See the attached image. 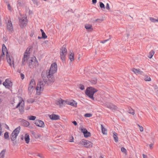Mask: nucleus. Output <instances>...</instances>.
<instances>
[{
	"label": "nucleus",
	"mask_w": 158,
	"mask_h": 158,
	"mask_svg": "<svg viewBox=\"0 0 158 158\" xmlns=\"http://www.w3.org/2000/svg\"><path fill=\"white\" fill-rule=\"evenodd\" d=\"M41 76L42 79L39 80L36 88V94L38 95L40 94V91H43L44 87L46 83L48 85H50L53 82L49 81V78H48L46 75H44L43 77L42 73Z\"/></svg>",
	"instance_id": "nucleus-1"
},
{
	"label": "nucleus",
	"mask_w": 158,
	"mask_h": 158,
	"mask_svg": "<svg viewBox=\"0 0 158 158\" xmlns=\"http://www.w3.org/2000/svg\"><path fill=\"white\" fill-rule=\"evenodd\" d=\"M57 65L56 63H54L51 65V67L48 70V72L43 71L42 72V75L47 76L48 78H49V81L51 82H54L55 81L53 74L56 72L57 70Z\"/></svg>",
	"instance_id": "nucleus-2"
},
{
	"label": "nucleus",
	"mask_w": 158,
	"mask_h": 158,
	"mask_svg": "<svg viewBox=\"0 0 158 158\" xmlns=\"http://www.w3.org/2000/svg\"><path fill=\"white\" fill-rule=\"evenodd\" d=\"M2 52L5 53L6 52V58L8 63L10 66H11L12 64L13 67L15 68L14 63L13 59H12L10 57V56L8 53L7 49L5 44H3L2 46Z\"/></svg>",
	"instance_id": "nucleus-3"
},
{
	"label": "nucleus",
	"mask_w": 158,
	"mask_h": 158,
	"mask_svg": "<svg viewBox=\"0 0 158 158\" xmlns=\"http://www.w3.org/2000/svg\"><path fill=\"white\" fill-rule=\"evenodd\" d=\"M98 90L92 87H88L86 90L85 93L90 98L94 100V95Z\"/></svg>",
	"instance_id": "nucleus-4"
},
{
	"label": "nucleus",
	"mask_w": 158,
	"mask_h": 158,
	"mask_svg": "<svg viewBox=\"0 0 158 158\" xmlns=\"http://www.w3.org/2000/svg\"><path fill=\"white\" fill-rule=\"evenodd\" d=\"M27 63L30 68L31 69L34 68L35 67L38 66L39 65L38 62L35 57L28 58Z\"/></svg>",
	"instance_id": "nucleus-5"
},
{
	"label": "nucleus",
	"mask_w": 158,
	"mask_h": 158,
	"mask_svg": "<svg viewBox=\"0 0 158 158\" xmlns=\"http://www.w3.org/2000/svg\"><path fill=\"white\" fill-rule=\"evenodd\" d=\"M20 127L19 126L13 131L10 135V138L12 141H13L16 139L17 137L20 132Z\"/></svg>",
	"instance_id": "nucleus-6"
},
{
	"label": "nucleus",
	"mask_w": 158,
	"mask_h": 158,
	"mask_svg": "<svg viewBox=\"0 0 158 158\" xmlns=\"http://www.w3.org/2000/svg\"><path fill=\"white\" fill-rule=\"evenodd\" d=\"M79 144L81 146H84L85 148H91L93 146V143L88 140H82L80 141Z\"/></svg>",
	"instance_id": "nucleus-7"
},
{
	"label": "nucleus",
	"mask_w": 158,
	"mask_h": 158,
	"mask_svg": "<svg viewBox=\"0 0 158 158\" xmlns=\"http://www.w3.org/2000/svg\"><path fill=\"white\" fill-rule=\"evenodd\" d=\"M19 25L21 28H23V27L26 26L27 22V17H22L20 19L19 18Z\"/></svg>",
	"instance_id": "nucleus-8"
},
{
	"label": "nucleus",
	"mask_w": 158,
	"mask_h": 158,
	"mask_svg": "<svg viewBox=\"0 0 158 158\" xmlns=\"http://www.w3.org/2000/svg\"><path fill=\"white\" fill-rule=\"evenodd\" d=\"M20 106H21V107H20L19 109V111L21 114H23L24 112V101L23 100L19 101L15 108H18Z\"/></svg>",
	"instance_id": "nucleus-9"
},
{
	"label": "nucleus",
	"mask_w": 158,
	"mask_h": 158,
	"mask_svg": "<svg viewBox=\"0 0 158 158\" xmlns=\"http://www.w3.org/2000/svg\"><path fill=\"white\" fill-rule=\"evenodd\" d=\"M3 85L6 88L9 89L10 87H12V83L10 79H7L3 82Z\"/></svg>",
	"instance_id": "nucleus-10"
},
{
	"label": "nucleus",
	"mask_w": 158,
	"mask_h": 158,
	"mask_svg": "<svg viewBox=\"0 0 158 158\" xmlns=\"http://www.w3.org/2000/svg\"><path fill=\"white\" fill-rule=\"evenodd\" d=\"M35 124L38 127H44L45 124L44 122L39 119H37L35 121Z\"/></svg>",
	"instance_id": "nucleus-11"
},
{
	"label": "nucleus",
	"mask_w": 158,
	"mask_h": 158,
	"mask_svg": "<svg viewBox=\"0 0 158 158\" xmlns=\"http://www.w3.org/2000/svg\"><path fill=\"white\" fill-rule=\"evenodd\" d=\"M81 131L83 133L84 136L85 138H87L91 136V133L88 131L85 128H82L81 130Z\"/></svg>",
	"instance_id": "nucleus-12"
},
{
	"label": "nucleus",
	"mask_w": 158,
	"mask_h": 158,
	"mask_svg": "<svg viewBox=\"0 0 158 158\" xmlns=\"http://www.w3.org/2000/svg\"><path fill=\"white\" fill-rule=\"evenodd\" d=\"M7 30L10 32H12L13 30V27L12 24L10 20H8V22L7 23Z\"/></svg>",
	"instance_id": "nucleus-13"
},
{
	"label": "nucleus",
	"mask_w": 158,
	"mask_h": 158,
	"mask_svg": "<svg viewBox=\"0 0 158 158\" xmlns=\"http://www.w3.org/2000/svg\"><path fill=\"white\" fill-rule=\"evenodd\" d=\"M27 52H26L24 55V56L22 59V65L23 66L24 65L26 64V60H27V62L28 61V56L27 54Z\"/></svg>",
	"instance_id": "nucleus-14"
},
{
	"label": "nucleus",
	"mask_w": 158,
	"mask_h": 158,
	"mask_svg": "<svg viewBox=\"0 0 158 158\" xmlns=\"http://www.w3.org/2000/svg\"><path fill=\"white\" fill-rule=\"evenodd\" d=\"M106 106L107 107L112 110H115L118 108V107L116 106L112 103L107 104L106 105Z\"/></svg>",
	"instance_id": "nucleus-15"
},
{
	"label": "nucleus",
	"mask_w": 158,
	"mask_h": 158,
	"mask_svg": "<svg viewBox=\"0 0 158 158\" xmlns=\"http://www.w3.org/2000/svg\"><path fill=\"white\" fill-rule=\"evenodd\" d=\"M35 84V81L33 79L31 80L29 84L28 89L29 91H31L34 87V85Z\"/></svg>",
	"instance_id": "nucleus-16"
},
{
	"label": "nucleus",
	"mask_w": 158,
	"mask_h": 158,
	"mask_svg": "<svg viewBox=\"0 0 158 158\" xmlns=\"http://www.w3.org/2000/svg\"><path fill=\"white\" fill-rule=\"evenodd\" d=\"M49 117L52 120H57L60 119L59 116L54 114L50 115Z\"/></svg>",
	"instance_id": "nucleus-17"
},
{
	"label": "nucleus",
	"mask_w": 158,
	"mask_h": 158,
	"mask_svg": "<svg viewBox=\"0 0 158 158\" xmlns=\"http://www.w3.org/2000/svg\"><path fill=\"white\" fill-rule=\"evenodd\" d=\"M66 103L69 105L71 106H73L74 107L77 106V103L76 102L73 100H72L70 101H66Z\"/></svg>",
	"instance_id": "nucleus-18"
},
{
	"label": "nucleus",
	"mask_w": 158,
	"mask_h": 158,
	"mask_svg": "<svg viewBox=\"0 0 158 158\" xmlns=\"http://www.w3.org/2000/svg\"><path fill=\"white\" fill-rule=\"evenodd\" d=\"M67 49L66 48V47L64 45H63L60 49V53L67 54Z\"/></svg>",
	"instance_id": "nucleus-19"
},
{
	"label": "nucleus",
	"mask_w": 158,
	"mask_h": 158,
	"mask_svg": "<svg viewBox=\"0 0 158 158\" xmlns=\"http://www.w3.org/2000/svg\"><path fill=\"white\" fill-rule=\"evenodd\" d=\"M66 101H65L60 98L58 101H56V104L57 105H59L60 106H62L64 104V102H66Z\"/></svg>",
	"instance_id": "nucleus-20"
},
{
	"label": "nucleus",
	"mask_w": 158,
	"mask_h": 158,
	"mask_svg": "<svg viewBox=\"0 0 158 158\" xmlns=\"http://www.w3.org/2000/svg\"><path fill=\"white\" fill-rule=\"evenodd\" d=\"M21 123L22 125L23 126L27 127L29 126L30 125V123L28 122L24 119H22Z\"/></svg>",
	"instance_id": "nucleus-21"
},
{
	"label": "nucleus",
	"mask_w": 158,
	"mask_h": 158,
	"mask_svg": "<svg viewBox=\"0 0 158 158\" xmlns=\"http://www.w3.org/2000/svg\"><path fill=\"white\" fill-rule=\"evenodd\" d=\"M132 71L135 74H142L143 73V72L142 71H140L139 69H136L135 68H133L132 69Z\"/></svg>",
	"instance_id": "nucleus-22"
},
{
	"label": "nucleus",
	"mask_w": 158,
	"mask_h": 158,
	"mask_svg": "<svg viewBox=\"0 0 158 158\" xmlns=\"http://www.w3.org/2000/svg\"><path fill=\"white\" fill-rule=\"evenodd\" d=\"M85 27L88 31H91L93 30L92 26L89 24L85 25Z\"/></svg>",
	"instance_id": "nucleus-23"
},
{
	"label": "nucleus",
	"mask_w": 158,
	"mask_h": 158,
	"mask_svg": "<svg viewBox=\"0 0 158 158\" xmlns=\"http://www.w3.org/2000/svg\"><path fill=\"white\" fill-rule=\"evenodd\" d=\"M24 139L27 143H28L30 140V137L28 135L26 134L24 136Z\"/></svg>",
	"instance_id": "nucleus-24"
},
{
	"label": "nucleus",
	"mask_w": 158,
	"mask_h": 158,
	"mask_svg": "<svg viewBox=\"0 0 158 158\" xmlns=\"http://www.w3.org/2000/svg\"><path fill=\"white\" fill-rule=\"evenodd\" d=\"M69 55V58L71 61H73L74 60V58L73 53H72L71 52H70Z\"/></svg>",
	"instance_id": "nucleus-25"
},
{
	"label": "nucleus",
	"mask_w": 158,
	"mask_h": 158,
	"mask_svg": "<svg viewBox=\"0 0 158 158\" xmlns=\"http://www.w3.org/2000/svg\"><path fill=\"white\" fill-rule=\"evenodd\" d=\"M66 55L67 54L60 53V58L62 60L63 62H64L65 61L66 56Z\"/></svg>",
	"instance_id": "nucleus-26"
},
{
	"label": "nucleus",
	"mask_w": 158,
	"mask_h": 158,
	"mask_svg": "<svg viewBox=\"0 0 158 158\" xmlns=\"http://www.w3.org/2000/svg\"><path fill=\"white\" fill-rule=\"evenodd\" d=\"M6 152V149H3L0 153V158H4Z\"/></svg>",
	"instance_id": "nucleus-27"
},
{
	"label": "nucleus",
	"mask_w": 158,
	"mask_h": 158,
	"mask_svg": "<svg viewBox=\"0 0 158 158\" xmlns=\"http://www.w3.org/2000/svg\"><path fill=\"white\" fill-rule=\"evenodd\" d=\"M117 134L116 132L113 133V138L115 142L117 143L118 142V138L117 137Z\"/></svg>",
	"instance_id": "nucleus-28"
},
{
	"label": "nucleus",
	"mask_w": 158,
	"mask_h": 158,
	"mask_svg": "<svg viewBox=\"0 0 158 158\" xmlns=\"http://www.w3.org/2000/svg\"><path fill=\"white\" fill-rule=\"evenodd\" d=\"M101 128H102V133L103 134H106V132H107V130L105 128L103 127V125L102 124L101 125Z\"/></svg>",
	"instance_id": "nucleus-29"
},
{
	"label": "nucleus",
	"mask_w": 158,
	"mask_h": 158,
	"mask_svg": "<svg viewBox=\"0 0 158 158\" xmlns=\"http://www.w3.org/2000/svg\"><path fill=\"white\" fill-rule=\"evenodd\" d=\"M144 80L146 81H151L150 77L147 75L145 76Z\"/></svg>",
	"instance_id": "nucleus-30"
},
{
	"label": "nucleus",
	"mask_w": 158,
	"mask_h": 158,
	"mask_svg": "<svg viewBox=\"0 0 158 158\" xmlns=\"http://www.w3.org/2000/svg\"><path fill=\"white\" fill-rule=\"evenodd\" d=\"M154 53H155L154 51L153 50H152L151 51H150L149 52V56H148V57L149 58H151L153 56V55L154 54Z\"/></svg>",
	"instance_id": "nucleus-31"
},
{
	"label": "nucleus",
	"mask_w": 158,
	"mask_h": 158,
	"mask_svg": "<svg viewBox=\"0 0 158 158\" xmlns=\"http://www.w3.org/2000/svg\"><path fill=\"white\" fill-rule=\"evenodd\" d=\"M4 137L5 139L9 140L10 139V138L9 137V135H8V132H5L4 134Z\"/></svg>",
	"instance_id": "nucleus-32"
},
{
	"label": "nucleus",
	"mask_w": 158,
	"mask_h": 158,
	"mask_svg": "<svg viewBox=\"0 0 158 158\" xmlns=\"http://www.w3.org/2000/svg\"><path fill=\"white\" fill-rule=\"evenodd\" d=\"M27 118L30 120H34L36 118V117L35 116L31 115L27 117Z\"/></svg>",
	"instance_id": "nucleus-33"
},
{
	"label": "nucleus",
	"mask_w": 158,
	"mask_h": 158,
	"mask_svg": "<svg viewBox=\"0 0 158 158\" xmlns=\"http://www.w3.org/2000/svg\"><path fill=\"white\" fill-rule=\"evenodd\" d=\"M99 6L100 8L103 10V9H105V7L104 4L102 2H99Z\"/></svg>",
	"instance_id": "nucleus-34"
},
{
	"label": "nucleus",
	"mask_w": 158,
	"mask_h": 158,
	"mask_svg": "<svg viewBox=\"0 0 158 158\" xmlns=\"http://www.w3.org/2000/svg\"><path fill=\"white\" fill-rule=\"evenodd\" d=\"M90 82L92 84H96L97 82V79L94 78L93 80H91Z\"/></svg>",
	"instance_id": "nucleus-35"
},
{
	"label": "nucleus",
	"mask_w": 158,
	"mask_h": 158,
	"mask_svg": "<svg viewBox=\"0 0 158 158\" xmlns=\"http://www.w3.org/2000/svg\"><path fill=\"white\" fill-rule=\"evenodd\" d=\"M77 86L81 90H83L85 89L84 86L82 84H79L77 85Z\"/></svg>",
	"instance_id": "nucleus-36"
},
{
	"label": "nucleus",
	"mask_w": 158,
	"mask_h": 158,
	"mask_svg": "<svg viewBox=\"0 0 158 158\" xmlns=\"http://www.w3.org/2000/svg\"><path fill=\"white\" fill-rule=\"evenodd\" d=\"M128 112L129 113L131 114L132 115H134L135 114L134 110L132 108L129 109Z\"/></svg>",
	"instance_id": "nucleus-37"
},
{
	"label": "nucleus",
	"mask_w": 158,
	"mask_h": 158,
	"mask_svg": "<svg viewBox=\"0 0 158 158\" xmlns=\"http://www.w3.org/2000/svg\"><path fill=\"white\" fill-rule=\"evenodd\" d=\"M27 101L29 103H33L35 102V100L32 98H30L28 99Z\"/></svg>",
	"instance_id": "nucleus-38"
},
{
	"label": "nucleus",
	"mask_w": 158,
	"mask_h": 158,
	"mask_svg": "<svg viewBox=\"0 0 158 158\" xmlns=\"http://www.w3.org/2000/svg\"><path fill=\"white\" fill-rule=\"evenodd\" d=\"M92 115V114L90 113H86L84 115L86 117H91Z\"/></svg>",
	"instance_id": "nucleus-39"
},
{
	"label": "nucleus",
	"mask_w": 158,
	"mask_h": 158,
	"mask_svg": "<svg viewBox=\"0 0 158 158\" xmlns=\"http://www.w3.org/2000/svg\"><path fill=\"white\" fill-rule=\"evenodd\" d=\"M42 37L43 39H45L47 38V36L46 35L45 33L44 32H42Z\"/></svg>",
	"instance_id": "nucleus-40"
},
{
	"label": "nucleus",
	"mask_w": 158,
	"mask_h": 158,
	"mask_svg": "<svg viewBox=\"0 0 158 158\" xmlns=\"http://www.w3.org/2000/svg\"><path fill=\"white\" fill-rule=\"evenodd\" d=\"M121 151L124 153H126V152H127V150H126V149L124 147H122L121 148Z\"/></svg>",
	"instance_id": "nucleus-41"
},
{
	"label": "nucleus",
	"mask_w": 158,
	"mask_h": 158,
	"mask_svg": "<svg viewBox=\"0 0 158 158\" xmlns=\"http://www.w3.org/2000/svg\"><path fill=\"white\" fill-rule=\"evenodd\" d=\"M34 4H36V5H39V2L37 0H32Z\"/></svg>",
	"instance_id": "nucleus-42"
},
{
	"label": "nucleus",
	"mask_w": 158,
	"mask_h": 158,
	"mask_svg": "<svg viewBox=\"0 0 158 158\" xmlns=\"http://www.w3.org/2000/svg\"><path fill=\"white\" fill-rule=\"evenodd\" d=\"M41 136V135L39 133H37L35 134V138H40Z\"/></svg>",
	"instance_id": "nucleus-43"
},
{
	"label": "nucleus",
	"mask_w": 158,
	"mask_h": 158,
	"mask_svg": "<svg viewBox=\"0 0 158 158\" xmlns=\"http://www.w3.org/2000/svg\"><path fill=\"white\" fill-rule=\"evenodd\" d=\"M109 36H110V38L109 39H107V40H103L101 42L104 44V43H105L107 41H108L109 40H110V39H111V36L110 35H109Z\"/></svg>",
	"instance_id": "nucleus-44"
},
{
	"label": "nucleus",
	"mask_w": 158,
	"mask_h": 158,
	"mask_svg": "<svg viewBox=\"0 0 158 158\" xmlns=\"http://www.w3.org/2000/svg\"><path fill=\"white\" fill-rule=\"evenodd\" d=\"M138 126L139 127V130H140V131L141 132L143 131V127H142L140 126L139 125H138Z\"/></svg>",
	"instance_id": "nucleus-45"
},
{
	"label": "nucleus",
	"mask_w": 158,
	"mask_h": 158,
	"mask_svg": "<svg viewBox=\"0 0 158 158\" xmlns=\"http://www.w3.org/2000/svg\"><path fill=\"white\" fill-rule=\"evenodd\" d=\"M150 20L153 22H155L156 19H155L154 18L152 17L150 18Z\"/></svg>",
	"instance_id": "nucleus-46"
},
{
	"label": "nucleus",
	"mask_w": 158,
	"mask_h": 158,
	"mask_svg": "<svg viewBox=\"0 0 158 158\" xmlns=\"http://www.w3.org/2000/svg\"><path fill=\"white\" fill-rule=\"evenodd\" d=\"M106 9H107V10H110V8L109 7V4L108 3H107L106 4Z\"/></svg>",
	"instance_id": "nucleus-47"
},
{
	"label": "nucleus",
	"mask_w": 158,
	"mask_h": 158,
	"mask_svg": "<svg viewBox=\"0 0 158 158\" xmlns=\"http://www.w3.org/2000/svg\"><path fill=\"white\" fill-rule=\"evenodd\" d=\"M21 78L22 80H23L24 78V75L22 73H20Z\"/></svg>",
	"instance_id": "nucleus-48"
},
{
	"label": "nucleus",
	"mask_w": 158,
	"mask_h": 158,
	"mask_svg": "<svg viewBox=\"0 0 158 158\" xmlns=\"http://www.w3.org/2000/svg\"><path fill=\"white\" fill-rule=\"evenodd\" d=\"M7 6H8V10L10 11H11V7L10 5V4L9 3H8V4Z\"/></svg>",
	"instance_id": "nucleus-49"
},
{
	"label": "nucleus",
	"mask_w": 158,
	"mask_h": 158,
	"mask_svg": "<svg viewBox=\"0 0 158 158\" xmlns=\"http://www.w3.org/2000/svg\"><path fill=\"white\" fill-rule=\"evenodd\" d=\"M34 31H31V33L30 34V36L32 37L34 34Z\"/></svg>",
	"instance_id": "nucleus-50"
},
{
	"label": "nucleus",
	"mask_w": 158,
	"mask_h": 158,
	"mask_svg": "<svg viewBox=\"0 0 158 158\" xmlns=\"http://www.w3.org/2000/svg\"><path fill=\"white\" fill-rule=\"evenodd\" d=\"M2 125H0V136L2 134Z\"/></svg>",
	"instance_id": "nucleus-51"
},
{
	"label": "nucleus",
	"mask_w": 158,
	"mask_h": 158,
	"mask_svg": "<svg viewBox=\"0 0 158 158\" xmlns=\"http://www.w3.org/2000/svg\"><path fill=\"white\" fill-rule=\"evenodd\" d=\"M72 123L74 124V125L75 126H77V122L75 121H73L72 122Z\"/></svg>",
	"instance_id": "nucleus-52"
},
{
	"label": "nucleus",
	"mask_w": 158,
	"mask_h": 158,
	"mask_svg": "<svg viewBox=\"0 0 158 158\" xmlns=\"http://www.w3.org/2000/svg\"><path fill=\"white\" fill-rule=\"evenodd\" d=\"M18 3L17 5L18 6H21L22 5V3L20 2H17Z\"/></svg>",
	"instance_id": "nucleus-53"
},
{
	"label": "nucleus",
	"mask_w": 158,
	"mask_h": 158,
	"mask_svg": "<svg viewBox=\"0 0 158 158\" xmlns=\"http://www.w3.org/2000/svg\"><path fill=\"white\" fill-rule=\"evenodd\" d=\"M97 0H92V3L93 4H96L97 2Z\"/></svg>",
	"instance_id": "nucleus-54"
},
{
	"label": "nucleus",
	"mask_w": 158,
	"mask_h": 158,
	"mask_svg": "<svg viewBox=\"0 0 158 158\" xmlns=\"http://www.w3.org/2000/svg\"><path fill=\"white\" fill-rule=\"evenodd\" d=\"M71 138V139H69V141L70 142H73V136H72Z\"/></svg>",
	"instance_id": "nucleus-55"
},
{
	"label": "nucleus",
	"mask_w": 158,
	"mask_h": 158,
	"mask_svg": "<svg viewBox=\"0 0 158 158\" xmlns=\"http://www.w3.org/2000/svg\"><path fill=\"white\" fill-rule=\"evenodd\" d=\"M149 147L151 149H152L153 148V144L151 143L149 145Z\"/></svg>",
	"instance_id": "nucleus-56"
},
{
	"label": "nucleus",
	"mask_w": 158,
	"mask_h": 158,
	"mask_svg": "<svg viewBox=\"0 0 158 158\" xmlns=\"http://www.w3.org/2000/svg\"><path fill=\"white\" fill-rule=\"evenodd\" d=\"M143 158H147V156L146 155L144 154H143Z\"/></svg>",
	"instance_id": "nucleus-57"
},
{
	"label": "nucleus",
	"mask_w": 158,
	"mask_h": 158,
	"mask_svg": "<svg viewBox=\"0 0 158 158\" xmlns=\"http://www.w3.org/2000/svg\"><path fill=\"white\" fill-rule=\"evenodd\" d=\"M5 52H2V55H1V56H1V57H2V56L4 57L5 56Z\"/></svg>",
	"instance_id": "nucleus-58"
},
{
	"label": "nucleus",
	"mask_w": 158,
	"mask_h": 158,
	"mask_svg": "<svg viewBox=\"0 0 158 158\" xmlns=\"http://www.w3.org/2000/svg\"><path fill=\"white\" fill-rule=\"evenodd\" d=\"M3 39L4 40L6 41L7 40V39L5 37H3Z\"/></svg>",
	"instance_id": "nucleus-59"
},
{
	"label": "nucleus",
	"mask_w": 158,
	"mask_h": 158,
	"mask_svg": "<svg viewBox=\"0 0 158 158\" xmlns=\"http://www.w3.org/2000/svg\"><path fill=\"white\" fill-rule=\"evenodd\" d=\"M37 156H39V157L41 158H43V156H41L40 155V154H38L37 155Z\"/></svg>",
	"instance_id": "nucleus-60"
},
{
	"label": "nucleus",
	"mask_w": 158,
	"mask_h": 158,
	"mask_svg": "<svg viewBox=\"0 0 158 158\" xmlns=\"http://www.w3.org/2000/svg\"><path fill=\"white\" fill-rule=\"evenodd\" d=\"M0 60H3L4 59V56H2V57H1V56H0Z\"/></svg>",
	"instance_id": "nucleus-61"
},
{
	"label": "nucleus",
	"mask_w": 158,
	"mask_h": 158,
	"mask_svg": "<svg viewBox=\"0 0 158 158\" xmlns=\"http://www.w3.org/2000/svg\"><path fill=\"white\" fill-rule=\"evenodd\" d=\"M20 139L22 140H23L24 139V137L23 135H22L20 137Z\"/></svg>",
	"instance_id": "nucleus-62"
},
{
	"label": "nucleus",
	"mask_w": 158,
	"mask_h": 158,
	"mask_svg": "<svg viewBox=\"0 0 158 158\" xmlns=\"http://www.w3.org/2000/svg\"><path fill=\"white\" fill-rule=\"evenodd\" d=\"M2 25V23L1 22V18H0V26H1Z\"/></svg>",
	"instance_id": "nucleus-63"
},
{
	"label": "nucleus",
	"mask_w": 158,
	"mask_h": 158,
	"mask_svg": "<svg viewBox=\"0 0 158 158\" xmlns=\"http://www.w3.org/2000/svg\"><path fill=\"white\" fill-rule=\"evenodd\" d=\"M42 38H43V37H40V36L38 37V39H41Z\"/></svg>",
	"instance_id": "nucleus-64"
}]
</instances>
